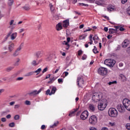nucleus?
I'll list each match as a JSON object with an SVG mask.
<instances>
[{
	"mask_svg": "<svg viewBox=\"0 0 130 130\" xmlns=\"http://www.w3.org/2000/svg\"><path fill=\"white\" fill-rule=\"evenodd\" d=\"M106 106H107V100L104 99L100 101L98 106V108L99 110L102 111L106 108Z\"/></svg>",
	"mask_w": 130,
	"mask_h": 130,
	"instance_id": "f257e3e1",
	"label": "nucleus"
},
{
	"mask_svg": "<svg viewBox=\"0 0 130 130\" xmlns=\"http://www.w3.org/2000/svg\"><path fill=\"white\" fill-rule=\"evenodd\" d=\"M41 91H42V88L40 89L38 91H37V90H33L31 92L28 93L27 94L28 95H29V96H35L39 94V93H40Z\"/></svg>",
	"mask_w": 130,
	"mask_h": 130,
	"instance_id": "9d476101",
	"label": "nucleus"
},
{
	"mask_svg": "<svg viewBox=\"0 0 130 130\" xmlns=\"http://www.w3.org/2000/svg\"><path fill=\"white\" fill-rule=\"evenodd\" d=\"M109 124L111 125V126H114L115 125V123L109 122Z\"/></svg>",
	"mask_w": 130,
	"mask_h": 130,
	"instance_id": "49530a36",
	"label": "nucleus"
},
{
	"mask_svg": "<svg viewBox=\"0 0 130 130\" xmlns=\"http://www.w3.org/2000/svg\"><path fill=\"white\" fill-rule=\"evenodd\" d=\"M97 121H98V119L95 115L90 116L89 119V123L92 125H95L97 123Z\"/></svg>",
	"mask_w": 130,
	"mask_h": 130,
	"instance_id": "423d86ee",
	"label": "nucleus"
},
{
	"mask_svg": "<svg viewBox=\"0 0 130 130\" xmlns=\"http://www.w3.org/2000/svg\"><path fill=\"white\" fill-rule=\"evenodd\" d=\"M108 114L111 117H117L118 115V112L114 108H110L108 110Z\"/></svg>",
	"mask_w": 130,
	"mask_h": 130,
	"instance_id": "f03ea898",
	"label": "nucleus"
},
{
	"mask_svg": "<svg viewBox=\"0 0 130 130\" xmlns=\"http://www.w3.org/2000/svg\"><path fill=\"white\" fill-rule=\"evenodd\" d=\"M39 64V63L37 62L36 60H34L31 62V65L32 67H36V66H38Z\"/></svg>",
	"mask_w": 130,
	"mask_h": 130,
	"instance_id": "5701e85b",
	"label": "nucleus"
},
{
	"mask_svg": "<svg viewBox=\"0 0 130 130\" xmlns=\"http://www.w3.org/2000/svg\"><path fill=\"white\" fill-rule=\"evenodd\" d=\"M50 89H52L51 93H50V96H51L52 94H54L57 90V89H56V87L55 86H50Z\"/></svg>",
	"mask_w": 130,
	"mask_h": 130,
	"instance_id": "2eb2a0df",
	"label": "nucleus"
},
{
	"mask_svg": "<svg viewBox=\"0 0 130 130\" xmlns=\"http://www.w3.org/2000/svg\"><path fill=\"white\" fill-rule=\"evenodd\" d=\"M62 29V23L59 22L56 26V29L57 31H60Z\"/></svg>",
	"mask_w": 130,
	"mask_h": 130,
	"instance_id": "4468645a",
	"label": "nucleus"
},
{
	"mask_svg": "<svg viewBox=\"0 0 130 130\" xmlns=\"http://www.w3.org/2000/svg\"><path fill=\"white\" fill-rule=\"evenodd\" d=\"M41 71H42V70L41 69V68H39L37 70L35 71V72H34V73H37V75H38V74H40V72H41Z\"/></svg>",
	"mask_w": 130,
	"mask_h": 130,
	"instance_id": "4c0bfd02",
	"label": "nucleus"
},
{
	"mask_svg": "<svg viewBox=\"0 0 130 130\" xmlns=\"http://www.w3.org/2000/svg\"><path fill=\"white\" fill-rule=\"evenodd\" d=\"M128 44H129V41L127 40H125L122 43V46L123 48H125L126 47H127Z\"/></svg>",
	"mask_w": 130,
	"mask_h": 130,
	"instance_id": "ddd939ff",
	"label": "nucleus"
},
{
	"mask_svg": "<svg viewBox=\"0 0 130 130\" xmlns=\"http://www.w3.org/2000/svg\"><path fill=\"white\" fill-rule=\"evenodd\" d=\"M123 105L126 110L130 111V101L128 99H124L123 100Z\"/></svg>",
	"mask_w": 130,
	"mask_h": 130,
	"instance_id": "39448f33",
	"label": "nucleus"
},
{
	"mask_svg": "<svg viewBox=\"0 0 130 130\" xmlns=\"http://www.w3.org/2000/svg\"><path fill=\"white\" fill-rule=\"evenodd\" d=\"M9 125L10 127H14V126H15V123L14 122L10 123H9Z\"/></svg>",
	"mask_w": 130,
	"mask_h": 130,
	"instance_id": "a19ab883",
	"label": "nucleus"
},
{
	"mask_svg": "<svg viewBox=\"0 0 130 130\" xmlns=\"http://www.w3.org/2000/svg\"><path fill=\"white\" fill-rule=\"evenodd\" d=\"M23 77H18L16 78V81H22V80H23Z\"/></svg>",
	"mask_w": 130,
	"mask_h": 130,
	"instance_id": "09e8293b",
	"label": "nucleus"
},
{
	"mask_svg": "<svg viewBox=\"0 0 130 130\" xmlns=\"http://www.w3.org/2000/svg\"><path fill=\"white\" fill-rule=\"evenodd\" d=\"M57 125V123H54L52 126H51V127H55V126H56Z\"/></svg>",
	"mask_w": 130,
	"mask_h": 130,
	"instance_id": "0e129e2a",
	"label": "nucleus"
},
{
	"mask_svg": "<svg viewBox=\"0 0 130 130\" xmlns=\"http://www.w3.org/2000/svg\"><path fill=\"white\" fill-rule=\"evenodd\" d=\"M117 81H112V82H110L109 83H108L109 85H112V84H116Z\"/></svg>",
	"mask_w": 130,
	"mask_h": 130,
	"instance_id": "de8ad7c7",
	"label": "nucleus"
},
{
	"mask_svg": "<svg viewBox=\"0 0 130 130\" xmlns=\"http://www.w3.org/2000/svg\"><path fill=\"white\" fill-rule=\"evenodd\" d=\"M119 30H120V31H124L125 29H124V28H123L122 27H120L119 28Z\"/></svg>",
	"mask_w": 130,
	"mask_h": 130,
	"instance_id": "e2e57ef3",
	"label": "nucleus"
},
{
	"mask_svg": "<svg viewBox=\"0 0 130 130\" xmlns=\"http://www.w3.org/2000/svg\"><path fill=\"white\" fill-rule=\"evenodd\" d=\"M12 31H10L8 35L6 36V37H5V38L4 39V40L2 42V43H4V42H6V41H7V40H8V38H9L10 37V36H11V34H12Z\"/></svg>",
	"mask_w": 130,
	"mask_h": 130,
	"instance_id": "f3484780",
	"label": "nucleus"
},
{
	"mask_svg": "<svg viewBox=\"0 0 130 130\" xmlns=\"http://www.w3.org/2000/svg\"><path fill=\"white\" fill-rule=\"evenodd\" d=\"M89 116V113L88 111H83L80 115V118L82 120H85L88 118V116Z\"/></svg>",
	"mask_w": 130,
	"mask_h": 130,
	"instance_id": "1a4fd4ad",
	"label": "nucleus"
},
{
	"mask_svg": "<svg viewBox=\"0 0 130 130\" xmlns=\"http://www.w3.org/2000/svg\"><path fill=\"white\" fill-rule=\"evenodd\" d=\"M90 130H97V129H96L95 128H94L93 127H91L90 128Z\"/></svg>",
	"mask_w": 130,
	"mask_h": 130,
	"instance_id": "774afa93",
	"label": "nucleus"
},
{
	"mask_svg": "<svg viewBox=\"0 0 130 130\" xmlns=\"http://www.w3.org/2000/svg\"><path fill=\"white\" fill-rule=\"evenodd\" d=\"M92 39L93 41L99 40V37H98V35H94L92 38Z\"/></svg>",
	"mask_w": 130,
	"mask_h": 130,
	"instance_id": "72a5a7b5",
	"label": "nucleus"
},
{
	"mask_svg": "<svg viewBox=\"0 0 130 130\" xmlns=\"http://www.w3.org/2000/svg\"><path fill=\"white\" fill-rule=\"evenodd\" d=\"M18 76V74L17 73H15L11 75L10 79H15L17 76Z\"/></svg>",
	"mask_w": 130,
	"mask_h": 130,
	"instance_id": "e433bc0d",
	"label": "nucleus"
},
{
	"mask_svg": "<svg viewBox=\"0 0 130 130\" xmlns=\"http://www.w3.org/2000/svg\"><path fill=\"white\" fill-rule=\"evenodd\" d=\"M59 69H60V67H59L55 71L54 74H56V73H57V72H58V71H59Z\"/></svg>",
	"mask_w": 130,
	"mask_h": 130,
	"instance_id": "864d4df0",
	"label": "nucleus"
},
{
	"mask_svg": "<svg viewBox=\"0 0 130 130\" xmlns=\"http://www.w3.org/2000/svg\"><path fill=\"white\" fill-rule=\"evenodd\" d=\"M10 105L11 106H13V105H14V104H15V102H11L9 103Z\"/></svg>",
	"mask_w": 130,
	"mask_h": 130,
	"instance_id": "680f3d73",
	"label": "nucleus"
},
{
	"mask_svg": "<svg viewBox=\"0 0 130 130\" xmlns=\"http://www.w3.org/2000/svg\"><path fill=\"white\" fill-rule=\"evenodd\" d=\"M14 119L15 120H19L20 119V116L19 115H16L14 116Z\"/></svg>",
	"mask_w": 130,
	"mask_h": 130,
	"instance_id": "58836bf2",
	"label": "nucleus"
},
{
	"mask_svg": "<svg viewBox=\"0 0 130 130\" xmlns=\"http://www.w3.org/2000/svg\"><path fill=\"white\" fill-rule=\"evenodd\" d=\"M32 75H34V72L33 71L25 74L24 77H30V76H32Z\"/></svg>",
	"mask_w": 130,
	"mask_h": 130,
	"instance_id": "bb28decb",
	"label": "nucleus"
},
{
	"mask_svg": "<svg viewBox=\"0 0 130 130\" xmlns=\"http://www.w3.org/2000/svg\"><path fill=\"white\" fill-rule=\"evenodd\" d=\"M17 32L13 33V34L11 35V40H15V38H17Z\"/></svg>",
	"mask_w": 130,
	"mask_h": 130,
	"instance_id": "4be33fe9",
	"label": "nucleus"
},
{
	"mask_svg": "<svg viewBox=\"0 0 130 130\" xmlns=\"http://www.w3.org/2000/svg\"><path fill=\"white\" fill-rule=\"evenodd\" d=\"M14 4V0H8V5L9 7H12L13 4Z\"/></svg>",
	"mask_w": 130,
	"mask_h": 130,
	"instance_id": "cd10ccee",
	"label": "nucleus"
},
{
	"mask_svg": "<svg viewBox=\"0 0 130 130\" xmlns=\"http://www.w3.org/2000/svg\"><path fill=\"white\" fill-rule=\"evenodd\" d=\"M41 56V52H38V53H36V56L37 57H40Z\"/></svg>",
	"mask_w": 130,
	"mask_h": 130,
	"instance_id": "37998d69",
	"label": "nucleus"
},
{
	"mask_svg": "<svg viewBox=\"0 0 130 130\" xmlns=\"http://www.w3.org/2000/svg\"><path fill=\"white\" fill-rule=\"evenodd\" d=\"M25 31V29L24 28H21L19 30V33H22V32H24Z\"/></svg>",
	"mask_w": 130,
	"mask_h": 130,
	"instance_id": "6e6d98bb",
	"label": "nucleus"
},
{
	"mask_svg": "<svg viewBox=\"0 0 130 130\" xmlns=\"http://www.w3.org/2000/svg\"><path fill=\"white\" fill-rule=\"evenodd\" d=\"M62 25L63 28H68V27H69L70 25V20L67 19L63 21Z\"/></svg>",
	"mask_w": 130,
	"mask_h": 130,
	"instance_id": "f8f14e48",
	"label": "nucleus"
},
{
	"mask_svg": "<svg viewBox=\"0 0 130 130\" xmlns=\"http://www.w3.org/2000/svg\"><path fill=\"white\" fill-rule=\"evenodd\" d=\"M50 89H48L46 92V95H49L50 96Z\"/></svg>",
	"mask_w": 130,
	"mask_h": 130,
	"instance_id": "c03bdc74",
	"label": "nucleus"
},
{
	"mask_svg": "<svg viewBox=\"0 0 130 130\" xmlns=\"http://www.w3.org/2000/svg\"><path fill=\"white\" fill-rule=\"evenodd\" d=\"M125 127L128 130H130V123H127L125 125Z\"/></svg>",
	"mask_w": 130,
	"mask_h": 130,
	"instance_id": "79ce46f5",
	"label": "nucleus"
},
{
	"mask_svg": "<svg viewBox=\"0 0 130 130\" xmlns=\"http://www.w3.org/2000/svg\"><path fill=\"white\" fill-rule=\"evenodd\" d=\"M89 38L91 42H88V44H90V45H91V44H93V41L92 40V38H93V35H90Z\"/></svg>",
	"mask_w": 130,
	"mask_h": 130,
	"instance_id": "7c9ffc66",
	"label": "nucleus"
},
{
	"mask_svg": "<svg viewBox=\"0 0 130 130\" xmlns=\"http://www.w3.org/2000/svg\"><path fill=\"white\" fill-rule=\"evenodd\" d=\"M62 79H58V83H59V84H60V83H62Z\"/></svg>",
	"mask_w": 130,
	"mask_h": 130,
	"instance_id": "5fc2aeb1",
	"label": "nucleus"
},
{
	"mask_svg": "<svg viewBox=\"0 0 130 130\" xmlns=\"http://www.w3.org/2000/svg\"><path fill=\"white\" fill-rule=\"evenodd\" d=\"M77 83L79 88H83L82 85H84V79L82 76L77 78Z\"/></svg>",
	"mask_w": 130,
	"mask_h": 130,
	"instance_id": "6e6552de",
	"label": "nucleus"
},
{
	"mask_svg": "<svg viewBox=\"0 0 130 130\" xmlns=\"http://www.w3.org/2000/svg\"><path fill=\"white\" fill-rule=\"evenodd\" d=\"M108 12H113V11H114V6L112 5L110 6L108 8Z\"/></svg>",
	"mask_w": 130,
	"mask_h": 130,
	"instance_id": "393cba45",
	"label": "nucleus"
},
{
	"mask_svg": "<svg viewBox=\"0 0 130 130\" xmlns=\"http://www.w3.org/2000/svg\"><path fill=\"white\" fill-rule=\"evenodd\" d=\"M79 6H81L82 7H88V4H85L84 3H79Z\"/></svg>",
	"mask_w": 130,
	"mask_h": 130,
	"instance_id": "ea45409f",
	"label": "nucleus"
},
{
	"mask_svg": "<svg viewBox=\"0 0 130 130\" xmlns=\"http://www.w3.org/2000/svg\"><path fill=\"white\" fill-rule=\"evenodd\" d=\"M20 107V105H15L14 106L15 109H18Z\"/></svg>",
	"mask_w": 130,
	"mask_h": 130,
	"instance_id": "3c124183",
	"label": "nucleus"
},
{
	"mask_svg": "<svg viewBox=\"0 0 130 130\" xmlns=\"http://www.w3.org/2000/svg\"><path fill=\"white\" fill-rule=\"evenodd\" d=\"M109 34H113V33H117V30L113 28H109Z\"/></svg>",
	"mask_w": 130,
	"mask_h": 130,
	"instance_id": "aec40b11",
	"label": "nucleus"
},
{
	"mask_svg": "<svg viewBox=\"0 0 130 130\" xmlns=\"http://www.w3.org/2000/svg\"><path fill=\"white\" fill-rule=\"evenodd\" d=\"M82 53H83V51H82V50H79V51H78V55H81V54H82Z\"/></svg>",
	"mask_w": 130,
	"mask_h": 130,
	"instance_id": "052dcab7",
	"label": "nucleus"
},
{
	"mask_svg": "<svg viewBox=\"0 0 130 130\" xmlns=\"http://www.w3.org/2000/svg\"><path fill=\"white\" fill-rule=\"evenodd\" d=\"M45 125H42L41 126V129H45Z\"/></svg>",
	"mask_w": 130,
	"mask_h": 130,
	"instance_id": "69168bd1",
	"label": "nucleus"
},
{
	"mask_svg": "<svg viewBox=\"0 0 130 130\" xmlns=\"http://www.w3.org/2000/svg\"><path fill=\"white\" fill-rule=\"evenodd\" d=\"M126 2H127V0H122L121 1V3H122V4H123V5H124V4H125V3H126Z\"/></svg>",
	"mask_w": 130,
	"mask_h": 130,
	"instance_id": "13d9d810",
	"label": "nucleus"
},
{
	"mask_svg": "<svg viewBox=\"0 0 130 130\" xmlns=\"http://www.w3.org/2000/svg\"><path fill=\"white\" fill-rule=\"evenodd\" d=\"M102 99V93L101 92H95L93 93L92 100L94 101V102H99Z\"/></svg>",
	"mask_w": 130,
	"mask_h": 130,
	"instance_id": "7ed1b4c3",
	"label": "nucleus"
},
{
	"mask_svg": "<svg viewBox=\"0 0 130 130\" xmlns=\"http://www.w3.org/2000/svg\"><path fill=\"white\" fill-rule=\"evenodd\" d=\"M115 60L111 59H107L104 61V64L106 66H108V67H110V68H113L114 64H115Z\"/></svg>",
	"mask_w": 130,
	"mask_h": 130,
	"instance_id": "20e7f679",
	"label": "nucleus"
},
{
	"mask_svg": "<svg viewBox=\"0 0 130 130\" xmlns=\"http://www.w3.org/2000/svg\"><path fill=\"white\" fill-rule=\"evenodd\" d=\"M20 58H17L16 61L15 63V66H19V62H20Z\"/></svg>",
	"mask_w": 130,
	"mask_h": 130,
	"instance_id": "f704fd0d",
	"label": "nucleus"
},
{
	"mask_svg": "<svg viewBox=\"0 0 130 130\" xmlns=\"http://www.w3.org/2000/svg\"><path fill=\"white\" fill-rule=\"evenodd\" d=\"M64 42H65V45H67V47H66L67 50H69V49H70V44L68 43V42H67V41H64Z\"/></svg>",
	"mask_w": 130,
	"mask_h": 130,
	"instance_id": "473e14b6",
	"label": "nucleus"
},
{
	"mask_svg": "<svg viewBox=\"0 0 130 130\" xmlns=\"http://www.w3.org/2000/svg\"><path fill=\"white\" fill-rule=\"evenodd\" d=\"M86 37H87V35H81L79 37V40H83L85 39Z\"/></svg>",
	"mask_w": 130,
	"mask_h": 130,
	"instance_id": "c756f323",
	"label": "nucleus"
},
{
	"mask_svg": "<svg viewBox=\"0 0 130 130\" xmlns=\"http://www.w3.org/2000/svg\"><path fill=\"white\" fill-rule=\"evenodd\" d=\"M99 74L101 75V76H105L107 75V73H108V70L107 68L104 67H100L99 69Z\"/></svg>",
	"mask_w": 130,
	"mask_h": 130,
	"instance_id": "0eeeda50",
	"label": "nucleus"
},
{
	"mask_svg": "<svg viewBox=\"0 0 130 130\" xmlns=\"http://www.w3.org/2000/svg\"><path fill=\"white\" fill-rule=\"evenodd\" d=\"M48 70V68H45V69H44V70L42 71L43 74H44V73L47 72Z\"/></svg>",
	"mask_w": 130,
	"mask_h": 130,
	"instance_id": "8fccbe9b",
	"label": "nucleus"
},
{
	"mask_svg": "<svg viewBox=\"0 0 130 130\" xmlns=\"http://www.w3.org/2000/svg\"><path fill=\"white\" fill-rule=\"evenodd\" d=\"M86 58H87V56L86 55H83L82 57V59H83V60H85Z\"/></svg>",
	"mask_w": 130,
	"mask_h": 130,
	"instance_id": "bf43d9fd",
	"label": "nucleus"
},
{
	"mask_svg": "<svg viewBox=\"0 0 130 130\" xmlns=\"http://www.w3.org/2000/svg\"><path fill=\"white\" fill-rule=\"evenodd\" d=\"M12 70H14V67H8L6 69V71L7 72H11V71H12Z\"/></svg>",
	"mask_w": 130,
	"mask_h": 130,
	"instance_id": "c9c22d12",
	"label": "nucleus"
},
{
	"mask_svg": "<svg viewBox=\"0 0 130 130\" xmlns=\"http://www.w3.org/2000/svg\"><path fill=\"white\" fill-rule=\"evenodd\" d=\"M93 52L96 54V53H98L99 51L97 50V48L96 46H94V48L92 50Z\"/></svg>",
	"mask_w": 130,
	"mask_h": 130,
	"instance_id": "2f4dec72",
	"label": "nucleus"
},
{
	"mask_svg": "<svg viewBox=\"0 0 130 130\" xmlns=\"http://www.w3.org/2000/svg\"><path fill=\"white\" fill-rule=\"evenodd\" d=\"M22 9L25 10V11H29L30 10V6L29 5H25L22 7Z\"/></svg>",
	"mask_w": 130,
	"mask_h": 130,
	"instance_id": "c85d7f7f",
	"label": "nucleus"
},
{
	"mask_svg": "<svg viewBox=\"0 0 130 130\" xmlns=\"http://www.w3.org/2000/svg\"><path fill=\"white\" fill-rule=\"evenodd\" d=\"M89 109L90 111L94 112L95 111V105L93 104H89Z\"/></svg>",
	"mask_w": 130,
	"mask_h": 130,
	"instance_id": "a211bd4d",
	"label": "nucleus"
},
{
	"mask_svg": "<svg viewBox=\"0 0 130 130\" xmlns=\"http://www.w3.org/2000/svg\"><path fill=\"white\" fill-rule=\"evenodd\" d=\"M24 47V43H21V44L19 45L18 48H17L16 51H17L18 52H20L21 51V49Z\"/></svg>",
	"mask_w": 130,
	"mask_h": 130,
	"instance_id": "412c9836",
	"label": "nucleus"
},
{
	"mask_svg": "<svg viewBox=\"0 0 130 130\" xmlns=\"http://www.w3.org/2000/svg\"><path fill=\"white\" fill-rule=\"evenodd\" d=\"M2 121H3V122H6L7 119L6 118H2L1 119Z\"/></svg>",
	"mask_w": 130,
	"mask_h": 130,
	"instance_id": "603ef678",
	"label": "nucleus"
},
{
	"mask_svg": "<svg viewBox=\"0 0 130 130\" xmlns=\"http://www.w3.org/2000/svg\"><path fill=\"white\" fill-rule=\"evenodd\" d=\"M117 109H118V111L119 112H120V113H124L125 112V109L124 108V107L122 106V105H119L117 106Z\"/></svg>",
	"mask_w": 130,
	"mask_h": 130,
	"instance_id": "9b49d317",
	"label": "nucleus"
},
{
	"mask_svg": "<svg viewBox=\"0 0 130 130\" xmlns=\"http://www.w3.org/2000/svg\"><path fill=\"white\" fill-rule=\"evenodd\" d=\"M56 80L54 77L50 78V81L48 82V84H52L54 81Z\"/></svg>",
	"mask_w": 130,
	"mask_h": 130,
	"instance_id": "a878e982",
	"label": "nucleus"
},
{
	"mask_svg": "<svg viewBox=\"0 0 130 130\" xmlns=\"http://www.w3.org/2000/svg\"><path fill=\"white\" fill-rule=\"evenodd\" d=\"M26 105H31V102L29 101H26L25 102Z\"/></svg>",
	"mask_w": 130,
	"mask_h": 130,
	"instance_id": "a18cd8bd",
	"label": "nucleus"
},
{
	"mask_svg": "<svg viewBox=\"0 0 130 130\" xmlns=\"http://www.w3.org/2000/svg\"><path fill=\"white\" fill-rule=\"evenodd\" d=\"M101 130H108V128L106 127H103Z\"/></svg>",
	"mask_w": 130,
	"mask_h": 130,
	"instance_id": "338daca9",
	"label": "nucleus"
},
{
	"mask_svg": "<svg viewBox=\"0 0 130 130\" xmlns=\"http://www.w3.org/2000/svg\"><path fill=\"white\" fill-rule=\"evenodd\" d=\"M15 47V44L14 43H12L8 46V50H9L10 52H12L13 50H14V48Z\"/></svg>",
	"mask_w": 130,
	"mask_h": 130,
	"instance_id": "dca6fc26",
	"label": "nucleus"
},
{
	"mask_svg": "<svg viewBox=\"0 0 130 130\" xmlns=\"http://www.w3.org/2000/svg\"><path fill=\"white\" fill-rule=\"evenodd\" d=\"M78 108L74 109L73 111L70 112V113L69 114V116H70L71 117H72V116H74L75 113L77 112V111H78Z\"/></svg>",
	"mask_w": 130,
	"mask_h": 130,
	"instance_id": "6ab92c4d",
	"label": "nucleus"
},
{
	"mask_svg": "<svg viewBox=\"0 0 130 130\" xmlns=\"http://www.w3.org/2000/svg\"><path fill=\"white\" fill-rule=\"evenodd\" d=\"M19 54H20V52L16 51V50L14 51V52H13V53L12 54V56L14 57H16L17 56H18V55H19Z\"/></svg>",
	"mask_w": 130,
	"mask_h": 130,
	"instance_id": "b1692460",
	"label": "nucleus"
},
{
	"mask_svg": "<svg viewBox=\"0 0 130 130\" xmlns=\"http://www.w3.org/2000/svg\"><path fill=\"white\" fill-rule=\"evenodd\" d=\"M126 51L127 52V53L130 54V47H128V48L126 49Z\"/></svg>",
	"mask_w": 130,
	"mask_h": 130,
	"instance_id": "4d7b16f0",
	"label": "nucleus"
}]
</instances>
